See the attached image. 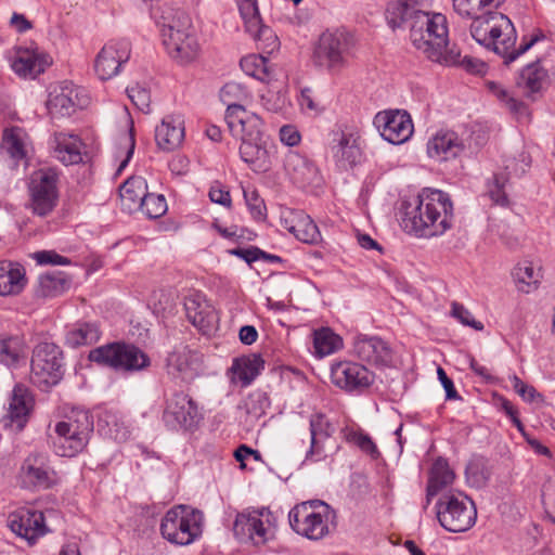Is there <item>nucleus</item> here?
Segmentation results:
<instances>
[{
  "label": "nucleus",
  "instance_id": "nucleus-25",
  "mask_svg": "<svg viewBox=\"0 0 555 555\" xmlns=\"http://www.w3.org/2000/svg\"><path fill=\"white\" fill-rule=\"evenodd\" d=\"M284 168L294 184L307 188L317 184L320 180L319 170L306 156L289 151L284 160Z\"/></svg>",
  "mask_w": 555,
  "mask_h": 555
},
{
  "label": "nucleus",
  "instance_id": "nucleus-64",
  "mask_svg": "<svg viewBox=\"0 0 555 555\" xmlns=\"http://www.w3.org/2000/svg\"><path fill=\"white\" fill-rule=\"evenodd\" d=\"M208 195L212 203L222 205L224 207L231 206L230 192L222 188L219 183H216L210 188Z\"/></svg>",
  "mask_w": 555,
  "mask_h": 555
},
{
  "label": "nucleus",
  "instance_id": "nucleus-34",
  "mask_svg": "<svg viewBox=\"0 0 555 555\" xmlns=\"http://www.w3.org/2000/svg\"><path fill=\"white\" fill-rule=\"evenodd\" d=\"M337 135V144L333 146L334 158L341 169H351L362 159L358 138L352 133L345 132H340Z\"/></svg>",
  "mask_w": 555,
  "mask_h": 555
},
{
  "label": "nucleus",
  "instance_id": "nucleus-10",
  "mask_svg": "<svg viewBox=\"0 0 555 555\" xmlns=\"http://www.w3.org/2000/svg\"><path fill=\"white\" fill-rule=\"evenodd\" d=\"M57 180V172L52 168L39 169L31 175L29 196L35 215L46 217L55 208L59 198Z\"/></svg>",
  "mask_w": 555,
  "mask_h": 555
},
{
  "label": "nucleus",
  "instance_id": "nucleus-3",
  "mask_svg": "<svg viewBox=\"0 0 555 555\" xmlns=\"http://www.w3.org/2000/svg\"><path fill=\"white\" fill-rule=\"evenodd\" d=\"M425 0H398L390 3L386 20L392 31L411 35H449L448 20L442 13L425 11Z\"/></svg>",
  "mask_w": 555,
  "mask_h": 555
},
{
  "label": "nucleus",
  "instance_id": "nucleus-53",
  "mask_svg": "<svg viewBox=\"0 0 555 555\" xmlns=\"http://www.w3.org/2000/svg\"><path fill=\"white\" fill-rule=\"evenodd\" d=\"M485 86L488 91L500 102L504 103L512 113L522 114L525 112V105L513 98L501 83L492 80H486Z\"/></svg>",
  "mask_w": 555,
  "mask_h": 555
},
{
  "label": "nucleus",
  "instance_id": "nucleus-39",
  "mask_svg": "<svg viewBox=\"0 0 555 555\" xmlns=\"http://www.w3.org/2000/svg\"><path fill=\"white\" fill-rule=\"evenodd\" d=\"M26 359V344L23 336L0 334V363L15 367Z\"/></svg>",
  "mask_w": 555,
  "mask_h": 555
},
{
  "label": "nucleus",
  "instance_id": "nucleus-23",
  "mask_svg": "<svg viewBox=\"0 0 555 555\" xmlns=\"http://www.w3.org/2000/svg\"><path fill=\"white\" fill-rule=\"evenodd\" d=\"M52 57L40 52L38 48L29 47L15 49V55L12 60V69L22 77H35L44 72L52 64Z\"/></svg>",
  "mask_w": 555,
  "mask_h": 555
},
{
  "label": "nucleus",
  "instance_id": "nucleus-8",
  "mask_svg": "<svg viewBox=\"0 0 555 555\" xmlns=\"http://www.w3.org/2000/svg\"><path fill=\"white\" fill-rule=\"evenodd\" d=\"M89 360L115 370L141 371L150 365L149 356L134 345L112 343L90 351Z\"/></svg>",
  "mask_w": 555,
  "mask_h": 555
},
{
  "label": "nucleus",
  "instance_id": "nucleus-17",
  "mask_svg": "<svg viewBox=\"0 0 555 555\" xmlns=\"http://www.w3.org/2000/svg\"><path fill=\"white\" fill-rule=\"evenodd\" d=\"M531 159L529 154L522 152L517 158H509L505 162L507 172L494 173L487 182V195L493 204L500 206L508 205L507 185L508 175L521 176L530 167Z\"/></svg>",
  "mask_w": 555,
  "mask_h": 555
},
{
  "label": "nucleus",
  "instance_id": "nucleus-21",
  "mask_svg": "<svg viewBox=\"0 0 555 555\" xmlns=\"http://www.w3.org/2000/svg\"><path fill=\"white\" fill-rule=\"evenodd\" d=\"M10 528L30 544L47 531L43 513L34 508H20L9 516Z\"/></svg>",
  "mask_w": 555,
  "mask_h": 555
},
{
  "label": "nucleus",
  "instance_id": "nucleus-9",
  "mask_svg": "<svg viewBox=\"0 0 555 555\" xmlns=\"http://www.w3.org/2000/svg\"><path fill=\"white\" fill-rule=\"evenodd\" d=\"M276 518L268 507L246 509L236 515L233 532L241 541L266 543L274 533Z\"/></svg>",
  "mask_w": 555,
  "mask_h": 555
},
{
  "label": "nucleus",
  "instance_id": "nucleus-44",
  "mask_svg": "<svg viewBox=\"0 0 555 555\" xmlns=\"http://www.w3.org/2000/svg\"><path fill=\"white\" fill-rule=\"evenodd\" d=\"M236 3L248 35H262L269 29L262 22L257 0H236Z\"/></svg>",
  "mask_w": 555,
  "mask_h": 555
},
{
  "label": "nucleus",
  "instance_id": "nucleus-35",
  "mask_svg": "<svg viewBox=\"0 0 555 555\" xmlns=\"http://www.w3.org/2000/svg\"><path fill=\"white\" fill-rule=\"evenodd\" d=\"M240 155L255 172H267L271 168L270 155L263 138L242 141Z\"/></svg>",
  "mask_w": 555,
  "mask_h": 555
},
{
  "label": "nucleus",
  "instance_id": "nucleus-37",
  "mask_svg": "<svg viewBox=\"0 0 555 555\" xmlns=\"http://www.w3.org/2000/svg\"><path fill=\"white\" fill-rule=\"evenodd\" d=\"M454 479L455 474L450 468L449 463L441 457L436 460L429 472V478L426 488L425 508L429 505L431 498L451 486Z\"/></svg>",
  "mask_w": 555,
  "mask_h": 555
},
{
  "label": "nucleus",
  "instance_id": "nucleus-62",
  "mask_svg": "<svg viewBox=\"0 0 555 555\" xmlns=\"http://www.w3.org/2000/svg\"><path fill=\"white\" fill-rule=\"evenodd\" d=\"M33 257L39 264L67 266L70 263L68 258L59 255L54 250L37 251Z\"/></svg>",
  "mask_w": 555,
  "mask_h": 555
},
{
  "label": "nucleus",
  "instance_id": "nucleus-24",
  "mask_svg": "<svg viewBox=\"0 0 555 555\" xmlns=\"http://www.w3.org/2000/svg\"><path fill=\"white\" fill-rule=\"evenodd\" d=\"M465 149L464 141L453 130H439L427 142L430 158L446 162L460 156Z\"/></svg>",
  "mask_w": 555,
  "mask_h": 555
},
{
  "label": "nucleus",
  "instance_id": "nucleus-36",
  "mask_svg": "<svg viewBox=\"0 0 555 555\" xmlns=\"http://www.w3.org/2000/svg\"><path fill=\"white\" fill-rule=\"evenodd\" d=\"M162 43L168 55L179 64L192 62L199 51L196 37H164Z\"/></svg>",
  "mask_w": 555,
  "mask_h": 555
},
{
  "label": "nucleus",
  "instance_id": "nucleus-57",
  "mask_svg": "<svg viewBox=\"0 0 555 555\" xmlns=\"http://www.w3.org/2000/svg\"><path fill=\"white\" fill-rule=\"evenodd\" d=\"M454 9L464 16L472 17L474 20L472 24V29L478 31L480 29V25L482 24V17L477 13L480 9H478L477 2L474 0H454L453 1Z\"/></svg>",
  "mask_w": 555,
  "mask_h": 555
},
{
  "label": "nucleus",
  "instance_id": "nucleus-42",
  "mask_svg": "<svg viewBox=\"0 0 555 555\" xmlns=\"http://www.w3.org/2000/svg\"><path fill=\"white\" fill-rule=\"evenodd\" d=\"M102 332L96 322H79L66 334V344L72 348L92 345L99 341Z\"/></svg>",
  "mask_w": 555,
  "mask_h": 555
},
{
  "label": "nucleus",
  "instance_id": "nucleus-48",
  "mask_svg": "<svg viewBox=\"0 0 555 555\" xmlns=\"http://www.w3.org/2000/svg\"><path fill=\"white\" fill-rule=\"evenodd\" d=\"M513 275L518 289L524 293H530L535 288L541 279L540 269H535L531 262L518 264Z\"/></svg>",
  "mask_w": 555,
  "mask_h": 555
},
{
  "label": "nucleus",
  "instance_id": "nucleus-19",
  "mask_svg": "<svg viewBox=\"0 0 555 555\" xmlns=\"http://www.w3.org/2000/svg\"><path fill=\"white\" fill-rule=\"evenodd\" d=\"M332 382L346 391L362 390L374 382V374L363 364L343 361L332 365Z\"/></svg>",
  "mask_w": 555,
  "mask_h": 555
},
{
  "label": "nucleus",
  "instance_id": "nucleus-56",
  "mask_svg": "<svg viewBox=\"0 0 555 555\" xmlns=\"http://www.w3.org/2000/svg\"><path fill=\"white\" fill-rule=\"evenodd\" d=\"M244 199L248 207V210L254 219L262 220L266 217V205L262 198H260L257 190L244 189Z\"/></svg>",
  "mask_w": 555,
  "mask_h": 555
},
{
  "label": "nucleus",
  "instance_id": "nucleus-55",
  "mask_svg": "<svg viewBox=\"0 0 555 555\" xmlns=\"http://www.w3.org/2000/svg\"><path fill=\"white\" fill-rule=\"evenodd\" d=\"M345 437L347 442L357 446L362 452L369 454L373 459H377L379 456V451L376 444L367 434L351 430L347 433Z\"/></svg>",
  "mask_w": 555,
  "mask_h": 555
},
{
  "label": "nucleus",
  "instance_id": "nucleus-49",
  "mask_svg": "<svg viewBox=\"0 0 555 555\" xmlns=\"http://www.w3.org/2000/svg\"><path fill=\"white\" fill-rule=\"evenodd\" d=\"M288 231L304 243L318 244L321 242L319 228L309 216H300L295 224L288 227Z\"/></svg>",
  "mask_w": 555,
  "mask_h": 555
},
{
  "label": "nucleus",
  "instance_id": "nucleus-12",
  "mask_svg": "<svg viewBox=\"0 0 555 555\" xmlns=\"http://www.w3.org/2000/svg\"><path fill=\"white\" fill-rule=\"evenodd\" d=\"M374 125L382 138L391 144L406 142L414 131L410 114L402 109H388L377 113L374 117Z\"/></svg>",
  "mask_w": 555,
  "mask_h": 555
},
{
  "label": "nucleus",
  "instance_id": "nucleus-47",
  "mask_svg": "<svg viewBox=\"0 0 555 555\" xmlns=\"http://www.w3.org/2000/svg\"><path fill=\"white\" fill-rule=\"evenodd\" d=\"M70 286V280L63 272L47 273L39 276L38 294L42 297H55Z\"/></svg>",
  "mask_w": 555,
  "mask_h": 555
},
{
  "label": "nucleus",
  "instance_id": "nucleus-14",
  "mask_svg": "<svg viewBox=\"0 0 555 555\" xmlns=\"http://www.w3.org/2000/svg\"><path fill=\"white\" fill-rule=\"evenodd\" d=\"M130 42L125 37L111 39L99 52L94 69L101 80L113 78L124 63L130 59Z\"/></svg>",
  "mask_w": 555,
  "mask_h": 555
},
{
  "label": "nucleus",
  "instance_id": "nucleus-45",
  "mask_svg": "<svg viewBox=\"0 0 555 555\" xmlns=\"http://www.w3.org/2000/svg\"><path fill=\"white\" fill-rule=\"evenodd\" d=\"M158 24L163 27V30L168 29L170 33L180 35H190L189 29L192 27L189 14L181 9L172 8L163 12Z\"/></svg>",
  "mask_w": 555,
  "mask_h": 555
},
{
  "label": "nucleus",
  "instance_id": "nucleus-43",
  "mask_svg": "<svg viewBox=\"0 0 555 555\" xmlns=\"http://www.w3.org/2000/svg\"><path fill=\"white\" fill-rule=\"evenodd\" d=\"M220 99L227 105V119L235 115L236 111L245 109L244 103L249 99V92L242 83L230 81L221 88Z\"/></svg>",
  "mask_w": 555,
  "mask_h": 555
},
{
  "label": "nucleus",
  "instance_id": "nucleus-27",
  "mask_svg": "<svg viewBox=\"0 0 555 555\" xmlns=\"http://www.w3.org/2000/svg\"><path fill=\"white\" fill-rule=\"evenodd\" d=\"M166 366L168 374L173 378L190 382L197 374L198 354L188 347L177 348L168 354Z\"/></svg>",
  "mask_w": 555,
  "mask_h": 555
},
{
  "label": "nucleus",
  "instance_id": "nucleus-60",
  "mask_svg": "<svg viewBox=\"0 0 555 555\" xmlns=\"http://www.w3.org/2000/svg\"><path fill=\"white\" fill-rule=\"evenodd\" d=\"M514 390L525 400L526 402H534L542 400V395L539 393L535 388L531 385L522 382L517 375L511 376Z\"/></svg>",
  "mask_w": 555,
  "mask_h": 555
},
{
  "label": "nucleus",
  "instance_id": "nucleus-13",
  "mask_svg": "<svg viewBox=\"0 0 555 555\" xmlns=\"http://www.w3.org/2000/svg\"><path fill=\"white\" fill-rule=\"evenodd\" d=\"M21 480L25 488L47 490L57 483V474L50 465L49 456L31 453L21 467Z\"/></svg>",
  "mask_w": 555,
  "mask_h": 555
},
{
  "label": "nucleus",
  "instance_id": "nucleus-29",
  "mask_svg": "<svg viewBox=\"0 0 555 555\" xmlns=\"http://www.w3.org/2000/svg\"><path fill=\"white\" fill-rule=\"evenodd\" d=\"M188 320L203 333H208L216 322L214 308L199 294L191 295L184 300Z\"/></svg>",
  "mask_w": 555,
  "mask_h": 555
},
{
  "label": "nucleus",
  "instance_id": "nucleus-31",
  "mask_svg": "<svg viewBox=\"0 0 555 555\" xmlns=\"http://www.w3.org/2000/svg\"><path fill=\"white\" fill-rule=\"evenodd\" d=\"M184 139V126L180 116H166L155 129L159 149L170 152L180 146Z\"/></svg>",
  "mask_w": 555,
  "mask_h": 555
},
{
  "label": "nucleus",
  "instance_id": "nucleus-26",
  "mask_svg": "<svg viewBox=\"0 0 555 555\" xmlns=\"http://www.w3.org/2000/svg\"><path fill=\"white\" fill-rule=\"evenodd\" d=\"M31 403L33 398L28 389L23 385H16L12 390L8 412L2 418L4 427L22 430L27 423Z\"/></svg>",
  "mask_w": 555,
  "mask_h": 555
},
{
  "label": "nucleus",
  "instance_id": "nucleus-59",
  "mask_svg": "<svg viewBox=\"0 0 555 555\" xmlns=\"http://www.w3.org/2000/svg\"><path fill=\"white\" fill-rule=\"evenodd\" d=\"M261 105L271 113H279L286 105V98L280 91L267 90L261 94Z\"/></svg>",
  "mask_w": 555,
  "mask_h": 555
},
{
  "label": "nucleus",
  "instance_id": "nucleus-20",
  "mask_svg": "<svg viewBox=\"0 0 555 555\" xmlns=\"http://www.w3.org/2000/svg\"><path fill=\"white\" fill-rule=\"evenodd\" d=\"M477 42L487 48H491L498 55L504 59L508 64L515 61L519 55L528 51L534 43L543 37H475Z\"/></svg>",
  "mask_w": 555,
  "mask_h": 555
},
{
  "label": "nucleus",
  "instance_id": "nucleus-4",
  "mask_svg": "<svg viewBox=\"0 0 555 555\" xmlns=\"http://www.w3.org/2000/svg\"><path fill=\"white\" fill-rule=\"evenodd\" d=\"M336 518L335 511L321 500L302 502L288 513L292 529L309 540H321L330 534Z\"/></svg>",
  "mask_w": 555,
  "mask_h": 555
},
{
  "label": "nucleus",
  "instance_id": "nucleus-50",
  "mask_svg": "<svg viewBox=\"0 0 555 555\" xmlns=\"http://www.w3.org/2000/svg\"><path fill=\"white\" fill-rule=\"evenodd\" d=\"M341 344V338L327 327L314 332L313 347L321 358L337 351Z\"/></svg>",
  "mask_w": 555,
  "mask_h": 555
},
{
  "label": "nucleus",
  "instance_id": "nucleus-28",
  "mask_svg": "<svg viewBox=\"0 0 555 555\" xmlns=\"http://www.w3.org/2000/svg\"><path fill=\"white\" fill-rule=\"evenodd\" d=\"M230 132L242 141L260 140L262 135V121L260 117L245 109L225 119Z\"/></svg>",
  "mask_w": 555,
  "mask_h": 555
},
{
  "label": "nucleus",
  "instance_id": "nucleus-46",
  "mask_svg": "<svg viewBox=\"0 0 555 555\" xmlns=\"http://www.w3.org/2000/svg\"><path fill=\"white\" fill-rule=\"evenodd\" d=\"M1 149L17 164L25 159L26 150L23 141V131L20 128L5 129L3 131Z\"/></svg>",
  "mask_w": 555,
  "mask_h": 555
},
{
  "label": "nucleus",
  "instance_id": "nucleus-33",
  "mask_svg": "<svg viewBox=\"0 0 555 555\" xmlns=\"http://www.w3.org/2000/svg\"><path fill=\"white\" fill-rule=\"evenodd\" d=\"M78 100L77 90L69 87H62L60 91L56 89L49 93L47 108L50 116L54 119L68 117L81 106Z\"/></svg>",
  "mask_w": 555,
  "mask_h": 555
},
{
  "label": "nucleus",
  "instance_id": "nucleus-30",
  "mask_svg": "<svg viewBox=\"0 0 555 555\" xmlns=\"http://www.w3.org/2000/svg\"><path fill=\"white\" fill-rule=\"evenodd\" d=\"M50 145L54 156L66 166L76 165L82 160V142L76 134L55 132Z\"/></svg>",
  "mask_w": 555,
  "mask_h": 555
},
{
  "label": "nucleus",
  "instance_id": "nucleus-63",
  "mask_svg": "<svg viewBox=\"0 0 555 555\" xmlns=\"http://www.w3.org/2000/svg\"><path fill=\"white\" fill-rule=\"evenodd\" d=\"M280 141L287 146H296L300 143L301 135L293 125H284L279 131Z\"/></svg>",
  "mask_w": 555,
  "mask_h": 555
},
{
  "label": "nucleus",
  "instance_id": "nucleus-16",
  "mask_svg": "<svg viewBox=\"0 0 555 555\" xmlns=\"http://www.w3.org/2000/svg\"><path fill=\"white\" fill-rule=\"evenodd\" d=\"M350 44L348 37H319L313 47L312 61L314 65L328 70L340 69Z\"/></svg>",
  "mask_w": 555,
  "mask_h": 555
},
{
  "label": "nucleus",
  "instance_id": "nucleus-1",
  "mask_svg": "<svg viewBox=\"0 0 555 555\" xmlns=\"http://www.w3.org/2000/svg\"><path fill=\"white\" fill-rule=\"evenodd\" d=\"M401 227L418 237L446 233L453 223V204L450 196L434 189H423L416 196L402 201Z\"/></svg>",
  "mask_w": 555,
  "mask_h": 555
},
{
  "label": "nucleus",
  "instance_id": "nucleus-41",
  "mask_svg": "<svg viewBox=\"0 0 555 555\" xmlns=\"http://www.w3.org/2000/svg\"><path fill=\"white\" fill-rule=\"evenodd\" d=\"M146 193L147 184L141 177L129 178L119 189L121 204L129 211L140 208Z\"/></svg>",
  "mask_w": 555,
  "mask_h": 555
},
{
  "label": "nucleus",
  "instance_id": "nucleus-54",
  "mask_svg": "<svg viewBox=\"0 0 555 555\" xmlns=\"http://www.w3.org/2000/svg\"><path fill=\"white\" fill-rule=\"evenodd\" d=\"M139 209L150 219H157L166 214L168 207L164 195L147 192Z\"/></svg>",
  "mask_w": 555,
  "mask_h": 555
},
{
  "label": "nucleus",
  "instance_id": "nucleus-51",
  "mask_svg": "<svg viewBox=\"0 0 555 555\" xmlns=\"http://www.w3.org/2000/svg\"><path fill=\"white\" fill-rule=\"evenodd\" d=\"M487 24L488 28L485 31L488 35H515L516 29L514 24L508 18V16L504 15L500 12H489L487 17H482V24Z\"/></svg>",
  "mask_w": 555,
  "mask_h": 555
},
{
  "label": "nucleus",
  "instance_id": "nucleus-5",
  "mask_svg": "<svg viewBox=\"0 0 555 555\" xmlns=\"http://www.w3.org/2000/svg\"><path fill=\"white\" fill-rule=\"evenodd\" d=\"M435 508L440 526L449 532H465L477 519L475 503L460 491L443 492Z\"/></svg>",
  "mask_w": 555,
  "mask_h": 555
},
{
  "label": "nucleus",
  "instance_id": "nucleus-2",
  "mask_svg": "<svg viewBox=\"0 0 555 555\" xmlns=\"http://www.w3.org/2000/svg\"><path fill=\"white\" fill-rule=\"evenodd\" d=\"M93 429L92 414L85 409L73 408L61 420L49 424L48 442L56 455L72 457L85 450Z\"/></svg>",
  "mask_w": 555,
  "mask_h": 555
},
{
  "label": "nucleus",
  "instance_id": "nucleus-6",
  "mask_svg": "<svg viewBox=\"0 0 555 555\" xmlns=\"http://www.w3.org/2000/svg\"><path fill=\"white\" fill-rule=\"evenodd\" d=\"M203 514L184 505L170 508L162 519L160 533L168 542L189 545L202 534Z\"/></svg>",
  "mask_w": 555,
  "mask_h": 555
},
{
  "label": "nucleus",
  "instance_id": "nucleus-38",
  "mask_svg": "<svg viewBox=\"0 0 555 555\" xmlns=\"http://www.w3.org/2000/svg\"><path fill=\"white\" fill-rule=\"evenodd\" d=\"M547 78L546 70L539 62L526 65L516 78V87L527 98L534 99V94L539 93Z\"/></svg>",
  "mask_w": 555,
  "mask_h": 555
},
{
  "label": "nucleus",
  "instance_id": "nucleus-7",
  "mask_svg": "<svg viewBox=\"0 0 555 555\" xmlns=\"http://www.w3.org/2000/svg\"><path fill=\"white\" fill-rule=\"evenodd\" d=\"M63 352L53 343H40L33 352L30 382L41 390L56 385L63 377Z\"/></svg>",
  "mask_w": 555,
  "mask_h": 555
},
{
  "label": "nucleus",
  "instance_id": "nucleus-52",
  "mask_svg": "<svg viewBox=\"0 0 555 555\" xmlns=\"http://www.w3.org/2000/svg\"><path fill=\"white\" fill-rule=\"evenodd\" d=\"M242 70L258 80L263 81L268 77L267 56L250 54L242 57L240 62Z\"/></svg>",
  "mask_w": 555,
  "mask_h": 555
},
{
  "label": "nucleus",
  "instance_id": "nucleus-22",
  "mask_svg": "<svg viewBox=\"0 0 555 555\" xmlns=\"http://www.w3.org/2000/svg\"><path fill=\"white\" fill-rule=\"evenodd\" d=\"M310 446L305 462L317 463L326 459L324 441L332 435L333 427L323 413H312L309 417Z\"/></svg>",
  "mask_w": 555,
  "mask_h": 555
},
{
  "label": "nucleus",
  "instance_id": "nucleus-32",
  "mask_svg": "<svg viewBox=\"0 0 555 555\" xmlns=\"http://www.w3.org/2000/svg\"><path fill=\"white\" fill-rule=\"evenodd\" d=\"M27 283L24 267L18 262L0 261V296H15Z\"/></svg>",
  "mask_w": 555,
  "mask_h": 555
},
{
  "label": "nucleus",
  "instance_id": "nucleus-58",
  "mask_svg": "<svg viewBox=\"0 0 555 555\" xmlns=\"http://www.w3.org/2000/svg\"><path fill=\"white\" fill-rule=\"evenodd\" d=\"M127 93L133 105L143 113L151 111L150 91L139 85L127 88Z\"/></svg>",
  "mask_w": 555,
  "mask_h": 555
},
{
  "label": "nucleus",
  "instance_id": "nucleus-15",
  "mask_svg": "<svg viewBox=\"0 0 555 555\" xmlns=\"http://www.w3.org/2000/svg\"><path fill=\"white\" fill-rule=\"evenodd\" d=\"M352 353L362 362L377 367H389L392 364L391 347L376 335L357 334L352 339Z\"/></svg>",
  "mask_w": 555,
  "mask_h": 555
},
{
  "label": "nucleus",
  "instance_id": "nucleus-61",
  "mask_svg": "<svg viewBox=\"0 0 555 555\" xmlns=\"http://www.w3.org/2000/svg\"><path fill=\"white\" fill-rule=\"evenodd\" d=\"M451 314L464 325L470 326L476 331L483 330V324L476 321L473 314L461 304L453 302Z\"/></svg>",
  "mask_w": 555,
  "mask_h": 555
},
{
  "label": "nucleus",
  "instance_id": "nucleus-11",
  "mask_svg": "<svg viewBox=\"0 0 555 555\" xmlns=\"http://www.w3.org/2000/svg\"><path fill=\"white\" fill-rule=\"evenodd\" d=\"M162 420L170 430H189L198 424L201 414L196 402L188 393L176 391L166 399Z\"/></svg>",
  "mask_w": 555,
  "mask_h": 555
},
{
  "label": "nucleus",
  "instance_id": "nucleus-18",
  "mask_svg": "<svg viewBox=\"0 0 555 555\" xmlns=\"http://www.w3.org/2000/svg\"><path fill=\"white\" fill-rule=\"evenodd\" d=\"M412 43L431 62L447 66L460 63L461 50L450 37H415Z\"/></svg>",
  "mask_w": 555,
  "mask_h": 555
},
{
  "label": "nucleus",
  "instance_id": "nucleus-40",
  "mask_svg": "<svg viewBox=\"0 0 555 555\" xmlns=\"http://www.w3.org/2000/svg\"><path fill=\"white\" fill-rule=\"evenodd\" d=\"M264 367V361L259 354H250L235 359L232 371L242 386H249Z\"/></svg>",
  "mask_w": 555,
  "mask_h": 555
}]
</instances>
